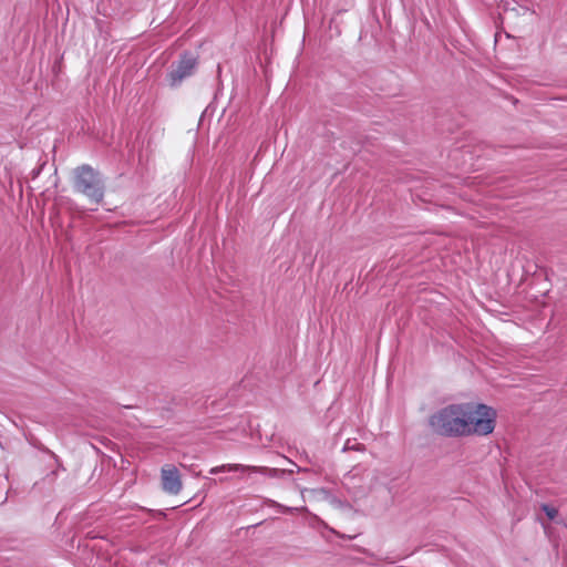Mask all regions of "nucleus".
I'll return each instance as SVG.
<instances>
[{"mask_svg": "<svg viewBox=\"0 0 567 567\" xmlns=\"http://www.w3.org/2000/svg\"><path fill=\"white\" fill-rule=\"evenodd\" d=\"M496 411L483 403L449 404L429 417L431 430L445 437L485 436L495 429Z\"/></svg>", "mask_w": 567, "mask_h": 567, "instance_id": "obj_1", "label": "nucleus"}, {"mask_svg": "<svg viewBox=\"0 0 567 567\" xmlns=\"http://www.w3.org/2000/svg\"><path fill=\"white\" fill-rule=\"evenodd\" d=\"M74 190L86 196L95 204L102 203L105 193V185L101 174L87 164L74 169Z\"/></svg>", "mask_w": 567, "mask_h": 567, "instance_id": "obj_2", "label": "nucleus"}, {"mask_svg": "<svg viewBox=\"0 0 567 567\" xmlns=\"http://www.w3.org/2000/svg\"><path fill=\"white\" fill-rule=\"evenodd\" d=\"M196 64V59L190 53L182 54L179 61L167 73L169 85L172 87L178 86L184 79L193 74Z\"/></svg>", "mask_w": 567, "mask_h": 567, "instance_id": "obj_3", "label": "nucleus"}, {"mask_svg": "<svg viewBox=\"0 0 567 567\" xmlns=\"http://www.w3.org/2000/svg\"><path fill=\"white\" fill-rule=\"evenodd\" d=\"M223 472H243L248 474H261L268 477H279L285 474L284 470L270 468L266 466H252L243 464H224L210 468L209 473L215 475Z\"/></svg>", "mask_w": 567, "mask_h": 567, "instance_id": "obj_4", "label": "nucleus"}, {"mask_svg": "<svg viewBox=\"0 0 567 567\" xmlns=\"http://www.w3.org/2000/svg\"><path fill=\"white\" fill-rule=\"evenodd\" d=\"M161 480L164 492L177 495L182 491L181 474L176 466L171 464L164 465L161 470Z\"/></svg>", "mask_w": 567, "mask_h": 567, "instance_id": "obj_5", "label": "nucleus"}, {"mask_svg": "<svg viewBox=\"0 0 567 567\" xmlns=\"http://www.w3.org/2000/svg\"><path fill=\"white\" fill-rule=\"evenodd\" d=\"M364 450H365V446L363 444L357 442L355 439H353V440L348 439L342 449L343 452H347V451L363 452Z\"/></svg>", "mask_w": 567, "mask_h": 567, "instance_id": "obj_6", "label": "nucleus"}, {"mask_svg": "<svg viewBox=\"0 0 567 567\" xmlns=\"http://www.w3.org/2000/svg\"><path fill=\"white\" fill-rule=\"evenodd\" d=\"M542 509L549 519H554L558 514V511L548 504H543Z\"/></svg>", "mask_w": 567, "mask_h": 567, "instance_id": "obj_7", "label": "nucleus"}]
</instances>
